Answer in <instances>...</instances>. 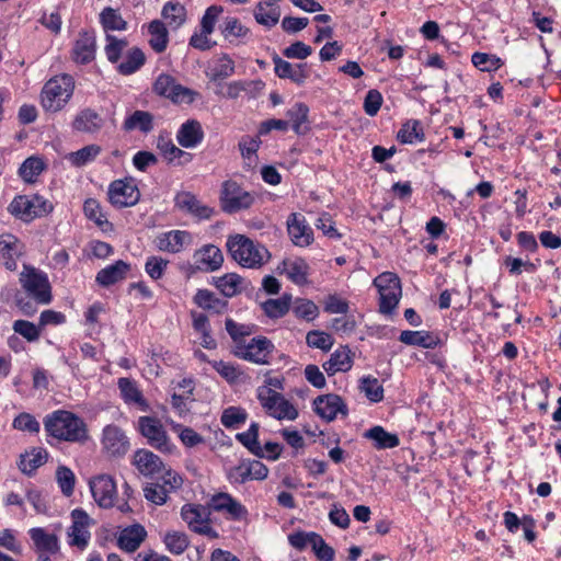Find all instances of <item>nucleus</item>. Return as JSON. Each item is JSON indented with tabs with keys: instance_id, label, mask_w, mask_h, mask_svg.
<instances>
[{
	"instance_id": "f257e3e1",
	"label": "nucleus",
	"mask_w": 561,
	"mask_h": 561,
	"mask_svg": "<svg viewBox=\"0 0 561 561\" xmlns=\"http://www.w3.org/2000/svg\"><path fill=\"white\" fill-rule=\"evenodd\" d=\"M47 434L58 440L82 443L88 439V430L84 421L75 413L57 410L44 419Z\"/></svg>"
},
{
	"instance_id": "f03ea898",
	"label": "nucleus",
	"mask_w": 561,
	"mask_h": 561,
	"mask_svg": "<svg viewBox=\"0 0 561 561\" xmlns=\"http://www.w3.org/2000/svg\"><path fill=\"white\" fill-rule=\"evenodd\" d=\"M227 249L238 264L248 268H259L270 259V253L264 245L255 243L243 234L230 236L227 240Z\"/></svg>"
},
{
	"instance_id": "7ed1b4c3",
	"label": "nucleus",
	"mask_w": 561,
	"mask_h": 561,
	"mask_svg": "<svg viewBox=\"0 0 561 561\" xmlns=\"http://www.w3.org/2000/svg\"><path fill=\"white\" fill-rule=\"evenodd\" d=\"M75 82L71 76L62 75L48 80L41 94V103L45 111H60L72 96Z\"/></svg>"
},
{
	"instance_id": "20e7f679",
	"label": "nucleus",
	"mask_w": 561,
	"mask_h": 561,
	"mask_svg": "<svg viewBox=\"0 0 561 561\" xmlns=\"http://www.w3.org/2000/svg\"><path fill=\"white\" fill-rule=\"evenodd\" d=\"M256 397L267 415L279 421H294L298 417L296 407L274 389L270 387H257Z\"/></svg>"
},
{
	"instance_id": "39448f33",
	"label": "nucleus",
	"mask_w": 561,
	"mask_h": 561,
	"mask_svg": "<svg viewBox=\"0 0 561 561\" xmlns=\"http://www.w3.org/2000/svg\"><path fill=\"white\" fill-rule=\"evenodd\" d=\"M274 344L265 336L249 339L240 346H232V354L243 360L256 364L268 365L274 352Z\"/></svg>"
},
{
	"instance_id": "423d86ee",
	"label": "nucleus",
	"mask_w": 561,
	"mask_h": 561,
	"mask_svg": "<svg viewBox=\"0 0 561 561\" xmlns=\"http://www.w3.org/2000/svg\"><path fill=\"white\" fill-rule=\"evenodd\" d=\"M9 210L20 219L31 221L48 215L53 210V205L41 195H20L11 202Z\"/></svg>"
},
{
	"instance_id": "0eeeda50",
	"label": "nucleus",
	"mask_w": 561,
	"mask_h": 561,
	"mask_svg": "<svg viewBox=\"0 0 561 561\" xmlns=\"http://www.w3.org/2000/svg\"><path fill=\"white\" fill-rule=\"evenodd\" d=\"M374 285L379 293V311L383 314L391 313L402 294L399 277L391 272H385L374 279Z\"/></svg>"
},
{
	"instance_id": "6e6552de",
	"label": "nucleus",
	"mask_w": 561,
	"mask_h": 561,
	"mask_svg": "<svg viewBox=\"0 0 561 561\" xmlns=\"http://www.w3.org/2000/svg\"><path fill=\"white\" fill-rule=\"evenodd\" d=\"M138 430L147 439V443L157 450L164 454H172L175 450V445L171 442L159 419L140 416L138 419Z\"/></svg>"
},
{
	"instance_id": "1a4fd4ad",
	"label": "nucleus",
	"mask_w": 561,
	"mask_h": 561,
	"mask_svg": "<svg viewBox=\"0 0 561 561\" xmlns=\"http://www.w3.org/2000/svg\"><path fill=\"white\" fill-rule=\"evenodd\" d=\"M20 282L24 290L38 304L47 305L51 301L50 284L45 273L24 265Z\"/></svg>"
},
{
	"instance_id": "9d476101",
	"label": "nucleus",
	"mask_w": 561,
	"mask_h": 561,
	"mask_svg": "<svg viewBox=\"0 0 561 561\" xmlns=\"http://www.w3.org/2000/svg\"><path fill=\"white\" fill-rule=\"evenodd\" d=\"M267 476L268 468L259 460L242 459L226 469V478L232 485L244 484L251 480H264Z\"/></svg>"
},
{
	"instance_id": "9b49d317",
	"label": "nucleus",
	"mask_w": 561,
	"mask_h": 561,
	"mask_svg": "<svg viewBox=\"0 0 561 561\" xmlns=\"http://www.w3.org/2000/svg\"><path fill=\"white\" fill-rule=\"evenodd\" d=\"M220 202L222 209L232 214L249 208L254 202V196L238 183L227 181L222 185Z\"/></svg>"
},
{
	"instance_id": "f8f14e48",
	"label": "nucleus",
	"mask_w": 561,
	"mask_h": 561,
	"mask_svg": "<svg viewBox=\"0 0 561 561\" xmlns=\"http://www.w3.org/2000/svg\"><path fill=\"white\" fill-rule=\"evenodd\" d=\"M181 516L191 530L210 538L218 537L217 531L209 523V512L206 507L186 504L182 507Z\"/></svg>"
},
{
	"instance_id": "ddd939ff",
	"label": "nucleus",
	"mask_w": 561,
	"mask_h": 561,
	"mask_svg": "<svg viewBox=\"0 0 561 561\" xmlns=\"http://www.w3.org/2000/svg\"><path fill=\"white\" fill-rule=\"evenodd\" d=\"M153 90L157 94L172 100L175 103H191L195 99V93L176 83L175 80L169 75H160L154 84Z\"/></svg>"
},
{
	"instance_id": "4468645a",
	"label": "nucleus",
	"mask_w": 561,
	"mask_h": 561,
	"mask_svg": "<svg viewBox=\"0 0 561 561\" xmlns=\"http://www.w3.org/2000/svg\"><path fill=\"white\" fill-rule=\"evenodd\" d=\"M139 191L131 180H116L110 184L108 199L115 207H130L139 201Z\"/></svg>"
},
{
	"instance_id": "2eb2a0df",
	"label": "nucleus",
	"mask_w": 561,
	"mask_h": 561,
	"mask_svg": "<svg viewBox=\"0 0 561 561\" xmlns=\"http://www.w3.org/2000/svg\"><path fill=\"white\" fill-rule=\"evenodd\" d=\"M94 501L100 507L111 508L117 497L116 483L111 476L101 474L90 481Z\"/></svg>"
},
{
	"instance_id": "dca6fc26",
	"label": "nucleus",
	"mask_w": 561,
	"mask_h": 561,
	"mask_svg": "<svg viewBox=\"0 0 561 561\" xmlns=\"http://www.w3.org/2000/svg\"><path fill=\"white\" fill-rule=\"evenodd\" d=\"M72 525L68 530L69 545L84 549L90 540L89 527L92 523L90 516L81 508L71 512Z\"/></svg>"
},
{
	"instance_id": "f3484780",
	"label": "nucleus",
	"mask_w": 561,
	"mask_h": 561,
	"mask_svg": "<svg viewBox=\"0 0 561 561\" xmlns=\"http://www.w3.org/2000/svg\"><path fill=\"white\" fill-rule=\"evenodd\" d=\"M314 412L323 420L331 422L336 419L337 414L345 416L347 407L343 399L333 393L319 396L313 401Z\"/></svg>"
},
{
	"instance_id": "a211bd4d",
	"label": "nucleus",
	"mask_w": 561,
	"mask_h": 561,
	"mask_svg": "<svg viewBox=\"0 0 561 561\" xmlns=\"http://www.w3.org/2000/svg\"><path fill=\"white\" fill-rule=\"evenodd\" d=\"M102 447L112 456H123L129 449V442L124 431L116 425H106L102 434Z\"/></svg>"
},
{
	"instance_id": "6ab92c4d",
	"label": "nucleus",
	"mask_w": 561,
	"mask_h": 561,
	"mask_svg": "<svg viewBox=\"0 0 561 561\" xmlns=\"http://www.w3.org/2000/svg\"><path fill=\"white\" fill-rule=\"evenodd\" d=\"M24 253V244L13 234L0 236V262L10 271L18 267V260Z\"/></svg>"
},
{
	"instance_id": "aec40b11",
	"label": "nucleus",
	"mask_w": 561,
	"mask_h": 561,
	"mask_svg": "<svg viewBox=\"0 0 561 561\" xmlns=\"http://www.w3.org/2000/svg\"><path fill=\"white\" fill-rule=\"evenodd\" d=\"M287 231L290 240L297 247H308L313 241L312 228L300 214L293 213L289 215L287 219Z\"/></svg>"
},
{
	"instance_id": "412c9836",
	"label": "nucleus",
	"mask_w": 561,
	"mask_h": 561,
	"mask_svg": "<svg viewBox=\"0 0 561 561\" xmlns=\"http://www.w3.org/2000/svg\"><path fill=\"white\" fill-rule=\"evenodd\" d=\"M275 73L282 79H289L298 85H302L310 76L309 66L304 64H290L278 56L273 57Z\"/></svg>"
},
{
	"instance_id": "4be33fe9",
	"label": "nucleus",
	"mask_w": 561,
	"mask_h": 561,
	"mask_svg": "<svg viewBox=\"0 0 561 561\" xmlns=\"http://www.w3.org/2000/svg\"><path fill=\"white\" fill-rule=\"evenodd\" d=\"M210 505L216 512H222L233 520H243L248 517L247 507L232 497L229 493L220 492L210 500Z\"/></svg>"
},
{
	"instance_id": "5701e85b",
	"label": "nucleus",
	"mask_w": 561,
	"mask_h": 561,
	"mask_svg": "<svg viewBox=\"0 0 561 561\" xmlns=\"http://www.w3.org/2000/svg\"><path fill=\"white\" fill-rule=\"evenodd\" d=\"M192 234L184 230H171L161 233L156 239V245L158 249L169 253H179L185 247L192 244Z\"/></svg>"
},
{
	"instance_id": "b1692460",
	"label": "nucleus",
	"mask_w": 561,
	"mask_h": 561,
	"mask_svg": "<svg viewBox=\"0 0 561 561\" xmlns=\"http://www.w3.org/2000/svg\"><path fill=\"white\" fill-rule=\"evenodd\" d=\"M193 259L196 268L204 272L217 271L224 263V255L220 249L214 244H206L196 250Z\"/></svg>"
},
{
	"instance_id": "393cba45",
	"label": "nucleus",
	"mask_w": 561,
	"mask_h": 561,
	"mask_svg": "<svg viewBox=\"0 0 561 561\" xmlns=\"http://www.w3.org/2000/svg\"><path fill=\"white\" fill-rule=\"evenodd\" d=\"M134 465L146 477H153L164 470V465L160 457L148 449H139L135 453Z\"/></svg>"
},
{
	"instance_id": "a878e982",
	"label": "nucleus",
	"mask_w": 561,
	"mask_h": 561,
	"mask_svg": "<svg viewBox=\"0 0 561 561\" xmlns=\"http://www.w3.org/2000/svg\"><path fill=\"white\" fill-rule=\"evenodd\" d=\"M104 118L94 110L80 111L72 121V128L78 133L95 134L102 129Z\"/></svg>"
},
{
	"instance_id": "bb28decb",
	"label": "nucleus",
	"mask_w": 561,
	"mask_h": 561,
	"mask_svg": "<svg viewBox=\"0 0 561 561\" xmlns=\"http://www.w3.org/2000/svg\"><path fill=\"white\" fill-rule=\"evenodd\" d=\"M157 148L168 163L184 165L192 161L193 156L179 147L168 137L160 135L157 140Z\"/></svg>"
},
{
	"instance_id": "cd10ccee",
	"label": "nucleus",
	"mask_w": 561,
	"mask_h": 561,
	"mask_svg": "<svg viewBox=\"0 0 561 561\" xmlns=\"http://www.w3.org/2000/svg\"><path fill=\"white\" fill-rule=\"evenodd\" d=\"M175 205L201 219H208L213 214V209L201 202L188 192H181L175 196Z\"/></svg>"
},
{
	"instance_id": "c85d7f7f",
	"label": "nucleus",
	"mask_w": 561,
	"mask_h": 561,
	"mask_svg": "<svg viewBox=\"0 0 561 561\" xmlns=\"http://www.w3.org/2000/svg\"><path fill=\"white\" fill-rule=\"evenodd\" d=\"M204 131L199 122L191 119L182 124L176 140L184 148H194L202 142Z\"/></svg>"
},
{
	"instance_id": "c756f323",
	"label": "nucleus",
	"mask_w": 561,
	"mask_h": 561,
	"mask_svg": "<svg viewBox=\"0 0 561 561\" xmlns=\"http://www.w3.org/2000/svg\"><path fill=\"white\" fill-rule=\"evenodd\" d=\"M95 56V37L88 33H80L72 49L73 60L78 64H88Z\"/></svg>"
},
{
	"instance_id": "7c9ffc66",
	"label": "nucleus",
	"mask_w": 561,
	"mask_h": 561,
	"mask_svg": "<svg viewBox=\"0 0 561 561\" xmlns=\"http://www.w3.org/2000/svg\"><path fill=\"white\" fill-rule=\"evenodd\" d=\"M117 385L125 403L135 404L141 411L149 410L147 400L144 398L142 392L134 380L129 378H119Z\"/></svg>"
},
{
	"instance_id": "2f4dec72",
	"label": "nucleus",
	"mask_w": 561,
	"mask_h": 561,
	"mask_svg": "<svg viewBox=\"0 0 561 561\" xmlns=\"http://www.w3.org/2000/svg\"><path fill=\"white\" fill-rule=\"evenodd\" d=\"M130 270V265L125 261H116L114 264L102 268L95 277L99 285L108 287L119 280H123Z\"/></svg>"
},
{
	"instance_id": "473e14b6",
	"label": "nucleus",
	"mask_w": 561,
	"mask_h": 561,
	"mask_svg": "<svg viewBox=\"0 0 561 561\" xmlns=\"http://www.w3.org/2000/svg\"><path fill=\"white\" fill-rule=\"evenodd\" d=\"M147 531L144 526L135 524L124 528L118 536V546L127 552L136 551L146 539Z\"/></svg>"
},
{
	"instance_id": "72a5a7b5",
	"label": "nucleus",
	"mask_w": 561,
	"mask_h": 561,
	"mask_svg": "<svg viewBox=\"0 0 561 561\" xmlns=\"http://www.w3.org/2000/svg\"><path fill=\"white\" fill-rule=\"evenodd\" d=\"M399 341L405 345L420 346L423 348H435L440 340L439 337L427 331H402Z\"/></svg>"
},
{
	"instance_id": "f704fd0d",
	"label": "nucleus",
	"mask_w": 561,
	"mask_h": 561,
	"mask_svg": "<svg viewBox=\"0 0 561 561\" xmlns=\"http://www.w3.org/2000/svg\"><path fill=\"white\" fill-rule=\"evenodd\" d=\"M48 458V453L42 447L32 448L30 451L20 456L19 469L25 474H32L37 468L43 466Z\"/></svg>"
},
{
	"instance_id": "c9c22d12",
	"label": "nucleus",
	"mask_w": 561,
	"mask_h": 561,
	"mask_svg": "<svg viewBox=\"0 0 561 561\" xmlns=\"http://www.w3.org/2000/svg\"><path fill=\"white\" fill-rule=\"evenodd\" d=\"M352 368L351 352L347 347H340L333 352L330 358L323 364V369L332 376L340 371H347Z\"/></svg>"
},
{
	"instance_id": "e433bc0d",
	"label": "nucleus",
	"mask_w": 561,
	"mask_h": 561,
	"mask_svg": "<svg viewBox=\"0 0 561 561\" xmlns=\"http://www.w3.org/2000/svg\"><path fill=\"white\" fill-rule=\"evenodd\" d=\"M193 300L199 308L215 313H222L228 305L227 300L220 299L208 289H198Z\"/></svg>"
},
{
	"instance_id": "4c0bfd02",
	"label": "nucleus",
	"mask_w": 561,
	"mask_h": 561,
	"mask_svg": "<svg viewBox=\"0 0 561 561\" xmlns=\"http://www.w3.org/2000/svg\"><path fill=\"white\" fill-rule=\"evenodd\" d=\"M234 69L233 59L229 55L222 54L213 60L207 76L211 81L224 80L231 77L234 73Z\"/></svg>"
},
{
	"instance_id": "58836bf2",
	"label": "nucleus",
	"mask_w": 561,
	"mask_h": 561,
	"mask_svg": "<svg viewBox=\"0 0 561 561\" xmlns=\"http://www.w3.org/2000/svg\"><path fill=\"white\" fill-rule=\"evenodd\" d=\"M149 45L156 53H163L169 43L168 30L163 22L153 20L148 25Z\"/></svg>"
},
{
	"instance_id": "ea45409f",
	"label": "nucleus",
	"mask_w": 561,
	"mask_h": 561,
	"mask_svg": "<svg viewBox=\"0 0 561 561\" xmlns=\"http://www.w3.org/2000/svg\"><path fill=\"white\" fill-rule=\"evenodd\" d=\"M253 15L259 24L271 28L278 23L280 11L272 2H259L254 8Z\"/></svg>"
},
{
	"instance_id": "a19ab883",
	"label": "nucleus",
	"mask_w": 561,
	"mask_h": 561,
	"mask_svg": "<svg viewBox=\"0 0 561 561\" xmlns=\"http://www.w3.org/2000/svg\"><path fill=\"white\" fill-rule=\"evenodd\" d=\"M167 422L170 425L171 431L178 435L179 439L185 447L193 448L205 442L204 437L192 427L184 426L172 420Z\"/></svg>"
},
{
	"instance_id": "79ce46f5",
	"label": "nucleus",
	"mask_w": 561,
	"mask_h": 561,
	"mask_svg": "<svg viewBox=\"0 0 561 561\" xmlns=\"http://www.w3.org/2000/svg\"><path fill=\"white\" fill-rule=\"evenodd\" d=\"M365 437L375 442L377 449L394 448L400 440L396 434L388 433L381 426H374L365 433Z\"/></svg>"
},
{
	"instance_id": "37998d69",
	"label": "nucleus",
	"mask_w": 561,
	"mask_h": 561,
	"mask_svg": "<svg viewBox=\"0 0 561 561\" xmlns=\"http://www.w3.org/2000/svg\"><path fill=\"white\" fill-rule=\"evenodd\" d=\"M161 15L170 27L179 28L186 20V10L180 2L169 1L164 4Z\"/></svg>"
},
{
	"instance_id": "c03bdc74",
	"label": "nucleus",
	"mask_w": 561,
	"mask_h": 561,
	"mask_svg": "<svg viewBox=\"0 0 561 561\" xmlns=\"http://www.w3.org/2000/svg\"><path fill=\"white\" fill-rule=\"evenodd\" d=\"M284 267L287 277L297 285H304L308 280L309 266L304 259L296 257L285 261Z\"/></svg>"
},
{
	"instance_id": "a18cd8bd",
	"label": "nucleus",
	"mask_w": 561,
	"mask_h": 561,
	"mask_svg": "<svg viewBox=\"0 0 561 561\" xmlns=\"http://www.w3.org/2000/svg\"><path fill=\"white\" fill-rule=\"evenodd\" d=\"M397 138L401 144H415L424 140V131L421 122L416 119L405 122L398 131Z\"/></svg>"
},
{
	"instance_id": "49530a36",
	"label": "nucleus",
	"mask_w": 561,
	"mask_h": 561,
	"mask_svg": "<svg viewBox=\"0 0 561 561\" xmlns=\"http://www.w3.org/2000/svg\"><path fill=\"white\" fill-rule=\"evenodd\" d=\"M225 327L233 342L232 346H240V344L248 341L249 336L254 332L255 328L253 324L238 323L230 318L226 319Z\"/></svg>"
},
{
	"instance_id": "de8ad7c7",
	"label": "nucleus",
	"mask_w": 561,
	"mask_h": 561,
	"mask_svg": "<svg viewBox=\"0 0 561 561\" xmlns=\"http://www.w3.org/2000/svg\"><path fill=\"white\" fill-rule=\"evenodd\" d=\"M308 113L309 108L304 103H296L287 111L288 122L291 123V127L296 134L302 135L308 130Z\"/></svg>"
},
{
	"instance_id": "09e8293b",
	"label": "nucleus",
	"mask_w": 561,
	"mask_h": 561,
	"mask_svg": "<svg viewBox=\"0 0 561 561\" xmlns=\"http://www.w3.org/2000/svg\"><path fill=\"white\" fill-rule=\"evenodd\" d=\"M145 60L146 57L144 51L138 47H134L128 50L125 59L117 66V70L124 76L131 75L140 69V67L145 64Z\"/></svg>"
},
{
	"instance_id": "8fccbe9b",
	"label": "nucleus",
	"mask_w": 561,
	"mask_h": 561,
	"mask_svg": "<svg viewBox=\"0 0 561 561\" xmlns=\"http://www.w3.org/2000/svg\"><path fill=\"white\" fill-rule=\"evenodd\" d=\"M100 22L105 32L108 31H124L127 27V22L123 19L118 10L106 7L100 13Z\"/></svg>"
},
{
	"instance_id": "3c124183",
	"label": "nucleus",
	"mask_w": 561,
	"mask_h": 561,
	"mask_svg": "<svg viewBox=\"0 0 561 561\" xmlns=\"http://www.w3.org/2000/svg\"><path fill=\"white\" fill-rule=\"evenodd\" d=\"M123 127L127 131L139 129L148 133L152 129V115L149 112L135 111L125 119Z\"/></svg>"
},
{
	"instance_id": "603ef678",
	"label": "nucleus",
	"mask_w": 561,
	"mask_h": 561,
	"mask_svg": "<svg viewBox=\"0 0 561 561\" xmlns=\"http://www.w3.org/2000/svg\"><path fill=\"white\" fill-rule=\"evenodd\" d=\"M101 147L98 145H89L77 151L70 152L66 156V159L77 168L83 167L89 162L95 160L100 154Z\"/></svg>"
},
{
	"instance_id": "864d4df0",
	"label": "nucleus",
	"mask_w": 561,
	"mask_h": 561,
	"mask_svg": "<svg viewBox=\"0 0 561 561\" xmlns=\"http://www.w3.org/2000/svg\"><path fill=\"white\" fill-rule=\"evenodd\" d=\"M30 535L42 553L43 551L55 553L58 550V539L55 535L46 534L42 528H32Z\"/></svg>"
},
{
	"instance_id": "5fc2aeb1",
	"label": "nucleus",
	"mask_w": 561,
	"mask_h": 561,
	"mask_svg": "<svg viewBox=\"0 0 561 561\" xmlns=\"http://www.w3.org/2000/svg\"><path fill=\"white\" fill-rule=\"evenodd\" d=\"M261 140L259 137L244 136L239 141V149L245 164L250 168L255 167L257 162L256 152L260 148Z\"/></svg>"
},
{
	"instance_id": "6e6d98bb",
	"label": "nucleus",
	"mask_w": 561,
	"mask_h": 561,
	"mask_svg": "<svg viewBox=\"0 0 561 561\" xmlns=\"http://www.w3.org/2000/svg\"><path fill=\"white\" fill-rule=\"evenodd\" d=\"M237 439L247 447L253 455L264 457L263 448L257 442L259 424L252 423L248 431L237 434Z\"/></svg>"
},
{
	"instance_id": "4d7b16f0",
	"label": "nucleus",
	"mask_w": 561,
	"mask_h": 561,
	"mask_svg": "<svg viewBox=\"0 0 561 561\" xmlns=\"http://www.w3.org/2000/svg\"><path fill=\"white\" fill-rule=\"evenodd\" d=\"M44 169L45 163L41 158L30 157L22 163L19 173L25 182L33 183Z\"/></svg>"
},
{
	"instance_id": "13d9d810",
	"label": "nucleus",
	"mask_w": 561,
	"mask_h": 561,
	"mask_svg": "<svg viewBox=\"0 0 561 561\" xmlns=\"http://www.w3.org/2000/svg\"><path fill=\"white\" fill-rule=\"evenodd\" d=\"M215 285L224 296L233 297L240 291L241 277L234 273H229L218 277Z\"/></svg>"
},
{
	"instance_id": "bf43d9fd",
	"label": "nucleus",
	"mask_w": 561,
	"mask_h": 561,
	"mask_svg": "<svg viewBox=\"0 0 561 561\" xmlns=\"http://www.w3.org/2000/svg\"><path fill=\"white\" fill-rule=\"evenodd\" d=\"M163 541L167 549L173 554H182L190 545L187 536L181 531H168Z\"/></svg>"
},
{
	"instance_id": "052dcab7",
	"label": "nucleus",
	"mask_w": 561,
	"mask_h": 561,
	"mask_svg": "<svg viewBox=\"0 0 561 561\" xmlns=\"http://www.w3.org/2000/svg\"><path fill=\"white\" fill-rule=\"evenodd\" d=\"M291 298L284 295L278 299H268L263 304V310L270 318H280L289 310Z\"/></svg>"
},
{
	"instance_id": "680f3d73",
	"label": "nucleus",
	"mask_w": 561,
	"mask_h": 561,
	"mask_svg": "<svg viewBox=\"0 0 561 561\" xmlns=\"http://www.w3.org/2000/svg\"><path fill=\"white\" fill-rule=\"evenodd\" d=\"M224 37L230 42L233 38H244L250 34V30L245 27L238 19L227 18L221 30Z\"/></svg>"
},
{
	"instance_id": "e2e57ef3",
	"label": "nucleus",
	"mask_w": 561,
	"mask_h": 561,
	"mask_svg": "<svg viewBox=\"0 0 561 561\" xmlns=\"http://www.w3.org/2000/svg\"><path fill=\"white\" fill-rule=\"evenodd\" d=\"M128 46V42L125 38H117L113 35H106V45L104 47L106 58L112 64H117L122 53Z\"/></svg>"
},
{
	"instance_id": "0e129e2a",
	"label": "nucleus",
	"mask_w": 561,
	"mask_h": 561,
	"mask_svg": "<svg viewBox=\"0 0 561 561\" xmlns=\"http://www.w3.org/2000/svg\"><path fill=\"white\" fill-rule=\"evenodd\" d=\"M293 312L297 318L311 321L318 316L319 309L313 301L298 298L294 301Z\"/></svg>"
},
{
	"instance_id": "69168bd1",
	"label": "nucleus",
	"mask_w": 561,
	"mask_h": 561,
	"mask_svg": "<svg viewBox=\"0 0 561 561\" xmlns=\"http://www.w3.org/2000/svg\"><path fill=\"white\" fill-rule=\"evenodd\" d=\"M306 342L309 347L329 351L334 341L333 337L323 331H310L307 333Z\"/></svg>"
},
{
	"instance_id": "338daca9",
	"label": "nucleus",
	"mask_w": 561,
	"mask_h": 561,
	"mask_svg": "<svg viewBox=\"0 0 561 561\" xmlns=\"http://www.w3.org/2000/svg\"><path fill=\"white\" fill-rule=\"evenodd\" d=\"M56 479L61 492L66 496H70L75 489V473L68 467L59 466L56 471Z\"/></svg>"
},
{
	"instance_id": "774afa93",
	"label": "nucleus",
	"mask_w": 561,
	"mask_h": 561,
	"mask_svg": "<svg viewBox=\"0 0 561 561\" xmlns=\"http://www.w3.org/2000/svg\"><path fill=\"white\" fill-rule=\"evenodd\" d=\"M13 330L15 333L22 335L28 342H35L41 336V327L35 325L33 322L26 320H16L13 323Z\"/></svg>"
}]
</instances>
